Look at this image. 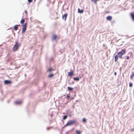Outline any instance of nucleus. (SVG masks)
<instances>
[{
  "label": "nucleus",
  "instance_id": "bb28decb",
  "mask_svg": "<svg viewBox=\"0 0 134 134\" xmlns=\"http://www.w3.org/2000/svg\"><path fill=\"white\" fill-rule=\"evenodd\" d=\"M25 13L26 14H27V11H26V10H25Z\"/></svg>",
  "mask_w": 134,
  "mask_h": 134
},
{
  "label": "nucleus",
  "instance_id": "dca6fc26",
  "mask_svg": "<svg viewBox=\"0 0 134 134\" xmlns=\"http://www.w3.org/2000/svg\"><path fill=\"white\" fill-rule=\"evenodd\" d=\"M117 60V55H116L115 56V61L116 62Z\"/></svg>",
  "mask_w": 134,
  "mask_h": 134
},
{
  "label": "nucleus",
  "instance_id": "5701e85b",
  "mask_svg": "<svg viewBox=\"0 0 134 134\" xmlns=\"http://www.w3.org/2000/svg\"><path fill=\"white\" fill-rule=\"evenodd\" d=\"M52 70H52V69L51 68H49L48 70V71H49V72H50Z\"/></svg>",
  "mask_w": 134,
  "mask_h": 134
},
{
  "label": "nucleus",
  "instance_id": "7c9ffc66",
  "mask_svg": "<svg viewBox=\"0 0 134 134\" xmlns=\"http://www.w3.org/2000/svg\"><path fill=\"white\" fill-rule=\"evenodd\" d=\"M114 74L115 75H116V72H115V73H114Z\"/></svg>",
  "mask_w": 134,
  "mask_h": 134
},
{
  "label": "nucleus",
  "instance_id": "4468645a",
  "mask_svg": "<svg viewBox=\"0 0 134 134\" xmlns=\"http://www.w3.org/2000/svg\"><path fill=\"white\" fill-rule=\"evenodd\" d=\"M76 133L77 134H81V132L78 130H76Z\"/></svg>",
  "mask_w": 134,
  "mask_h": 134
},
{
  "label": "nucleus",
  "instance_id": "c756f323",
  "mask_svg": "<svg viewBox=\"0 0 134 134\" xmlns=\"http://www.w3.org/2000/svg\"><path fill=\"white\" fill-rule=\"evenodd\" d=\"M131 130L132 131H133V129H131Z\"/></svg>",
  "mask_w": 134,
  "mask_h": 134
},
{
  "label": "nucleus",
  "instance_id": "f3484780",
  "mask_svg": "<svg viewBox=\"0 0 134 134\" xmlns=\"http://www.w3.org/2000/svg\"><path fill=\"white\" fill-rule=\"evenodd\" d=\"M53 75H54L53 74H51L48 75V77H49L50 78L52 77L53 76Z\"/></svg>",
  "mask_w": 134,
  "mask_h": 134
},
{
  "label": "nucleus",
  "instance_id": "9b49d317",
  "mask_svg": "<svg viewBox=\"0 0 134 134\" xmlns=\"http://www.w3.org/2000/svg\"><path fill=\"white\" fill-rule=\"evenodd\" d=\"M57 37V36L56 35H54L53 36L52 39L53 40H55Z\"/></svg>",
  "mask_w": 134,
  "mask_h": 134
},
{
  "label": "nucleus",
  "instance_id": "39448f33",
  "mask_svg": "<svg viewBox=\"0 0 134 134\" xmlns=\"http://www.w3.org/2000/svg\"><path fill=\"white\" fill-rule=\"evenodd\" d=\"M68 16V14H66L63 15L62 16V19L64 20L65 21H66V18Z\"/></svg>",
  "mask_w": 134,
  "mask_h": 134
},
{
  "label": "nucleus",
  "instance_id": "20e7f679",
  "mask_svg": "<svg viewBox=\"0 0 134 134\" xmlns=\"http://www.w3.org/2000/svg\"><path fill=\"white\" fill-rule=\"evenodd\" d=\"M125 50L124 49H122L120 52L118 53V57L120 58L122 57V56L125 53Z\"/></svg>",
  "mask_w": 134,
  "mask_h": 134
},
{
  "label": "nucleus",
  "instance_id": "6ab92c4d",
  "mask_svg": "<svg viewBox=\"0 0 134 134\" xmlns=\"http://www.w3.org/2000/svg\"><path fill=\"white\" fill-rule=\"evenodd\" d=\"M15 103L17 104H19L21 103V102L20 101H17L15 102Z\"/></svg>",
  "mask_w": 134,
  "mask_h": 134
},
{
  "label": "nucleus",
  "instance_id": "f257e3e1",
  "mask_svg": "<svg viewBox=\"0 0 134 134\" xmlns=\"http://www.w3.org/2000/svg\"><path fill=\"white\" fill-rule=\"evenodd\" d=\"M20 46V44L19 43L18 41L16 42L15 44L14 45L13 48V51L15 52L18 49L19 47Z\"/></svg>",
  "mask_w": 134,
  "mask_h": 134
},
{
  "label": "nucleus",
  "instance_id": "1a4fd4ad",
  "mask_svg": "<svg viewBox=\"0 0 134 134\" xmlns=\"http://www.w3.org/2000/svg\"><path fill=\"white\" fill-rule=\"evenodd\" d=\"M20 26V25H15L14 26V29L16 31L18 29V26Z\"/></svg>",
  "mask_w": 134,
  "mask_h": 134
},
{
  "label": "nucleus",
  "instance_id": "412c9836",
  "mask_svg": "<svg viewBox=\"0 0 134 134\" xmlns=\"http://www.w3.org/2000/svg\"><path fill=\"white\" fill-rule=\"evenodd\" d=\"M82 121L83 122H86V120L85 119L83 118L82 120Z\"/></svg>",
  "mask_w": 134,
  "mask_h": 134
},
{
  "label": "nucleus",
  "instance_id": "f8f14e48",
  "mask_svg": "<svg viewBox=\"0 0 134 134\" xmlns=\"http://www.w3.org/2000/svg\"><path fill=\"white\" fill-rule=\"evenodd\" d=\"M25 21V19L24 18H23L21 20L20 22V23L21 24H23L24 23Z\"/></svg>",
  "mask_w": 134,
  "mask_h": 134
},
{
  "label": "nucleus",
  "instance_id": "a211bd4d",
  "mask_svg": "<svg viewBox=\"0 0 134 134\" xmlns=\"http://www.w3.org/2000/svg\"><path fill=\"white\" fill-rule=\"evenodd\" d=\"M74 80H76L77 81H78L79 80V79L78 77L74 78Z\"/></svg>",
  "mask_w": 134,
  "mask_h": 134
},
{
  "label": "nucleus",
  "instance_id": "ddd939ff",
  "mask_svg": "<svg viewBox=\"0 0 134 134\" xmlns=\"http://www.w3.org/2000/svg\"><path fill=\"white\" fill-rule=\"evenodd\" d=\"M78 12L80 13H82L83 12V10L82 9L80 10V9L79 8L78 9Z\"/></svg>",
  "mask_w": 134,
  "mask_h": 134
},
{
  "label": "nucleus",
  "instance_id": "6e6552de",
  "mask_svg": "<svg viewBox=\"0 0 134 134\" xmlns=\"http://www.w3.org/2000/svg\"><path fill=\"white\" fill-rule=\"evenodd\" d=\"M4 83L5 84H7L11 83V81L9 80H5L4 81Z\"/></svg>",
  "mask_w": 134,
  "mask_h": 134
},
{
  "label": "nucleus",
  "instance_id": "a878e982",
  "mask_svg": "<svg viewBox=\"0 0 134 134\" xmlns=\"http://www.w3.org/2000/svg\"><path fill=\"white\" fill-rule=\"evenodd\" d=\"M32 0H28L29 2L30 3L32 2Z\"/></svg>",
  "mask_w": 134,
  "mask_h": 134
},
{
  "label": "nucleus",
  "instance_id": "423d86ee",
  "mask_svg": "<svg viewBox=\"0 0 134 134\" xmlns=\"http://www.w3.org/2000/svg\"><path fill=\"white\" fill-rule=\"evenodd\" d=\"M74 71L72 70H71L70 72L68 73V76L70 77L72 76L73 74Z\"/></svg>",
  "mask_w": 134,
  "mask_h": 134
},
{
  "label": "nucleus",
  "instance_id": "7ed1b4c3",
  "mask_svg": "<svg viewBox=\"0 0 134 134\" xmlns=\"http://www.w3.org/2000/svg\"><path fill=\"white\" fill-rule=\"evenodd\" d=\"M75 120H70L65 125V126H71L75 124Z\"/></svg>",
  "mask_w": 134,
  "mask_h": 134
},
{
  "label": "nucleus",
  "instance_id": "9d476101",
  "mask_svg": "<svg viewBox=\"0 0 134 134\" xmlns=\"http://www.w3.org/2000/svg\"><path fill=\"white\" fill-rule=\"evenodd\" d=\"M131 15L132 19L134 21V13H131Z\"/></svg>",
  "mask_w": 134,
  "mask_h": 134
},
{
  "label": "nucleus",
  "instance_id": "0eeeda50",
  "mask_svg": "<svg viewBox=\"0 0 134 134\" xmlns=\"http://www.w3.org/2000/svg\"><path fill=\"white\" fill-rule=\"evenodd\" d=\"M106 19L107 20L111 21L112 19V17L111 16H108L107 17Z\"/></svg>",
  "mask_w": 134,
  "mask_h": 134
},
{
  "label": "nucleus",
  "instance_id": "cd10ccee",
  "mask_svg": "<svg viewBox=\"0 0 134 134\" xmlns=\"http://www.w3.org/2000/svg\"><path fill=\"white\" fill-rule=\"evenodd\" d=\"M129 56H127L126 57V59H129Z\"/></svg>",
  "mask_w": 134,
  "mask_h": 134
},
{
  "label": "nucleus",
  "instance_id": "aec40b11",
  "mask_svg": "<svg viewBox=\"0 0 134 134\" xmlns=\"http://www.w3.org/2000/svg\"><path fill=\"white\" fill-rule=\"evenodd\" d=\"M67 116L66 115H65L63 116V120H65L67 118Z\"/></svg>",
  "mask_w": 134,
  "mask_h": 134
},
{
  "label": "nucleus",
  "instance_id": "4be33fe9",
  "mask_svg": "<svg viewBox=\"0 0 134 134\" xmlns=\"http://www.w3.org/2000/svg\"><path fill=\"white\" fill-rule=\"evenodd\" d=\"M132 86V84L131 83H130L129 84V86L130 87H131Z\"/></svg>",
  "mask_w": 134,
  "mask_h": 134
},
{
  "label": "nucleus",
  "instance_id": "b1692460",
  "mask_svg": "<svg viewBox=\"0 0 134 134\" xmlns=\"http://www.w3.org/2000/svg\"><path fill=\"white\" fill-rule=\"evenodd\" d=\"M134 76V73L131 76V78L132 79V77Z\"/></svg>",
  "mask_w": 134,
  "mask_h": 134
},
{
  "label": "nucleus",
  "instance_id": "f03ea898",
  "mask_svg": "<svg viewBox=\"0 0 134 134\" xmlns=\"http://www.w3.org/2000/svg\"><path fill=\"white\" fill-rule=\"evenodd\" d=\"M27 23H26L22 25V32L24 34L25 32L27 27Z\"/></svg>",
  "mask_w": 134,
  "mask_h": 134
},
{
  "label": "nucleus",
  "instance_id": "2eb2a0df",
  "mask_svg": "<svg viewBox=\"0 0 134 134\" xmlns=\"http://www.w3.org/2000/svg\"><path fill=\"white\" fill-rule=\"evenodd\" d=\"M68 89L69 91H72L73 90V88H71L69 87H68Z\"/></svg>",
  "mask_w": 134,
  "mask_h": 134
},
{
  "label": "nucleus",
  "instance_id": "393cba45",
  "mask_svg": "<svg viewBox=\"0 0 134 134\" xmlns=\"http://www.w3.org/2000/svg\"><path fill=\"white\" fill-rule=\"evenodd\" d=\"M66 97L68 98H69L70 97V96L68 94L67 95Z\"/></svg>",
  "mask_w": 134,
  "mask_h": 134
},
{
  "label": "nucleus",
  "instance_id": "c85d7f7f",
  "mask_svg": "<svg viewBox=\"0 0 134 134\" xmlns=\"http://www.w3.org/2000/svg\"><path fill=\"white\" fill-rule=\"evenodd\" d=\"M105 12L106 13H109V11H106Z\"/></svg>",
  "mask_w": 134,
  "mask_h": 134
}]
</instances>
